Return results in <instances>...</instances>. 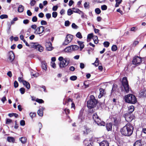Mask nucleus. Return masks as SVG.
<instances>
[{
	"instance_id": "obj_21",
	"label": "nucleus",
	"mask_w": 146,
	"mask_h": 146,
	"mask_svg": "<svg viewBox=\"0 0 146 146\" xmlns=\"http://www.w3.org/2000/svg\"><path fill=\"white\" fill-rule=\"evenodd\" d=\"M139 96L141 97H146V89L144 91H141L140 92Z\"/></svg>"
},
{
	"instance_id": "obj_27",
	"label": "nucleus",
	"mask_w": 146,
	"mask_h": 146,
	"mask_svg": "<svg viewBox=\"0 0 146 146\" xmlns=\"http://www.w3.org/2000/svg\"><path fill=\"white\" fill-rule=\"evenodd\" d=\"M128 111L129 113H132L134 110V106L132 105L128 107Z\"/></svg>"
},
{
	"instance_id": "obj_24",
	"label": "nucleus",
	"mask_w": 146,
	"mask_h": 146,
	"mask_svg": "<svg viewBox=\"0 0 146 146\" xmlns=\"http://www.w3.org/2000/svg\"><path fill=\"white\" fill-rule=\"evenodd\" d=\"M142 142L141 140L136 141L134 144V146H142Z\"/></svg>"
},
{
	"instance_id": "obj_14",
	"label": "nucleus",
	"mask_w": 146,
	"mask_h": 146,
	"mask_svg": "<svg viewBox=\"0 0 146 146\" xmlns=\"http://www.w3.org/2000/svg\"><path fill=\"white\" fill-rule=\"evenodd\" d=\"M90 129L88 127L84 126L83 130V132L84 134H88L91 131Z\"/></svg>"
},
{
	"instance_id": "obj_59",
	"label": "nucleus",
	"mask_w": 146,
	"mask_h": 146,
	"mask_svg": "<svg viewBox=\"0 0 146 146\" xmlns=\"http://www.w3.org/2000/svg\"><path fill=\"white\" fill-rule=\"evenodd\" d=\"M38 16L40 18H42L44 17V14L42 13H40L38 14Z\"/></svg>"
},
{
	"instance_id": "obj_36",
	"label": "nucleus",
	"mask_w": 146,
	"mask_h": 146,
	"mask_svg": "<svg viewBox=\"0 0 146 146\" xmlns=\"http://www.w3.org/2000/svg\"><path fill=\"white\" fill-rule=\"evenodd\" d=\"M95 11V13L98 14H100L101 12V11L100 9L99 8H97L96 9Z\"/></svg>"
},
{
	"instance_id": "obj_9",
	"label": "nucleus",
	"mask_w": 146,
	"mask_h": 146,
	"mask_svg": "<svg viewBox=\"0 0 146 146\" xmlns=\"http://www.w3.org/2000/svg\"><path fill=\"white\" fill-rule=\"evenodd\" d=\"M8 60L9 62H12L15 58L14 54L12 51L9 52L8 54Z\"/></svg>"
},
{
	"instance_id": "obj_3",
	"label": "nucleus",
	"mask_w": 146,
	"mask_h": 146,
	"mask_svg": "<svg viewBox=\"0 0 146 146\" xmlns=\"http://www.w3.org/2000/svg\"><path fill=\"white\" fill-rule=\"evenodd\" d=\"M124 99L126 102L131 104H135L137 101L135 96L132 94L125 95L124 97Z\"/></svg>"
},
{
	"instance_id": "obj_35",
	"label": "nucleus",
	"mask_w": 146,
	"mask_h": 146,
	"mask_svg": "<svg viewBox=\"0 0 146 146\" xmlns=\"http://www.w3.org/2000/svg\"><path fill=\"white\" fill-rule=\"evenodd\" d=\"M73 11H72L70 9H69L67 11V15H70L73 14Z\"/></svg>"
},
{
	"instance_id": "obj_39",
	"label": "nucleus",
	"mask_w": 146,
	"mask_h": 146,
	"mask_svg": "<svg viewBox=\"0 0 146 146\" xmlns=\"http://www.w3.org/2000/svg\"><path fill=\"white\" fill-rule=\"evenodd\" d=\"M77 78V77L76 76H71L70 77V79L72 81H74L76 80Z\"/></svg>"
},
{
	"instance_id": "obj_63",
	"label": "nucleus",
	"mask_w": 146,
	"mask_h": 146,
	"mask_svg": "<svg viewBox=\"0 0 146 146\" xmlns=\"http://www.w3.org/2000/svg\"><path fill=\"white\" fill-rule=\"evenodd\" d=\"M7 75L9 77H11L12 76V74L11 71H9L7 73Z\"/></svg>"
},
{
	"instance_id": "obj_17",
	"label": "nucleus",
	"mask_w": 146,
	"mask_h": 146,
	"mask_svg": "<svg viewBox=\"0 0 146 146\" xmlns=\"http://www.w3.org/2000/svg\"><path fill=\"white\" fill-rule=\"evenodd\" d=\"M99 91L100 92V94L98 96V98H100L103 96H105L106 93L105 92L104 90L103 89H100Z\"/></svg>"
},
{
	"instance_id": "obj_15",
	"label": "nucleus",
	"mask_w": 146,
	"mask_h": 146,
	"mask_svg": "<svg viewBox=\"0 0 146 146\" xmlns=\"http://www.w3.org/2000/svg\"><path fill=\"white\" fill-rule=\"evenodd\" d=\"M92 39H93L95 44H97L98 43V37H87V40L88 42H89Z\"/></svg>"
},
{
	"instance_id": "obj_52",
	"label": "nucleus",
	"mask_w": 146,
	"mask_h": 146,
	"mask_svg": "<svg viewBox=\"0 0 146 146\" xmlns=\"http://www.w3.org/2000/svg\"><path fill=\"white\" fill-rule=\"evenodd\" d=\"M12 122V120L10 119H7L6 120V123L8 124L11 123Z\"/></svg>"
},
{
	"instance_id": "obj_19",
	"label": "nucleus",
	"mask_w": 146,
	"mask_h": 146,
	"mask_svg": "<svg viewBox=\"0 0 146 146\" xmlns=\"http://www.w3.org/2000/svg\"><path fill=\"white\" fill-rule=\"evenodd\" d=\"M100 146H109L108 142L106 141H104L100 144Z\"/></svg>"
},
{
	"instance_id": "obj_44",
	"label": "nucleus",
	"mask_w": 146,
	"mask_h": 146,
	"mask_svg": "<svg viewBox=\"0 0 146 146\" xmlns=\"http://www.w3.org/2000/svg\"><path fill=\"white\" fill-rule=\"evenodd\" d=\"M25 89L23 88H21L20 89V91L22 94H23L25 93Z\"/></svg>"
},
{
	"instance_id": "obj_40",
	"label": "nucleus",
	"mask_w": 146,
	"mask_h": 146,
	"mask_svg": "<svg viewBox=\"0 0 146 146\" xmlns=\"http://www.w3.org/2000/svg\"><path fill=\"white\" fill-rule=\"evenodd\" d=\"M10 40L12 41L14 40L15 41H17L18 40V37H11Z\"/></svg>"
},
{
	"instance_id": "obj_37",
	"label": "nucleus",
	"mask_w": 146,
	"mask_h": 146,
	"mask_svg": "<svg viewBox=\"0 0 146 146\" xmlns=\"http://www.w3.org/2000/svg\"><path fill=\"white\" fill-rule=\"evenodd\" d=\"M30 115L32 119H33L36 116V113L34 112H31L30 113Z\"/></svg>"
},
{
	"instance_id": "obj_11",
	"label": "nucleus",
	"mask_w": 146,
	"mask_h": 146,
	"mask_svg": "<svg viewBox=\"0 0 146 146\" xmlns=\"http://www.w3.org/2000/svg\"><path fill=\"white\" fill-rule=\"evenodd\" d=\"M72 40V37H65L62 43V45L66 46L68 45L71 42Z\"/></svg>"
},
{
	"instance_id": "obj_26",
	"label": "nucleus",
	"mask_w": 146,
	"mask_h": 146,
	"mask_svg": "<svg viewBox=\"0 0 146 146\" xmlns=\"http://www.w3.org/2000/svg\"><path fill=\"white\" fill-rule=\"evenodd\" d=\"M7 140L9 142L14 143L15 142V139L13 137H8L7 138Z\"/></svg>"
},
{
	"instance_id": "obj_43",
	"label": "nucleus",
	"mask_w": 146,
	"mask_h": 146,
	"mask_svg": "<svg viewBox=\"0 0 146 146\" xmlns=\"http://www.w3.org/2000/svg\"><path fill=\"white\" fill-rule=\"evenodd\" d=\"M7 18L8 16L6 15H2L0 16V18L2 19L4 18Z\"/></svg>"
},
{
	"instance_id": "obj_22",
	"label": "nucleus",
	"mask_w": 146,
	"mask_h": 146,
	"mask_svg": "<svg viewBox=\"0 0 146 146\" xmlns=\"http://www.w3.org/2000/svg\"><path fill=\"white\" fill-rule=\"evenodd\" d=\"M72 9L74 10H73V12L77 13L79 14H83V12L80 10L79 9H75V8H73Z\"/></svg>"
},
{
	"instance_id": "obj_61",
	"label": "nucleus",
	"mask_w": 146,
	"mask_h": 146,
	"mask_svg": "<svg viewBox=\"0 0 146 146\" xmlns=\"http://www.w3.org/2000/svg\"><path fill=\"white\" fill-rule=\"evenodd\" d=\"M27 15L29 16H31L32 15V13L30 11V10H28L27 11Z\"/></svg>"
},
{
	"instance_id": "obj_23",
	"label": "nucleus",
	"mask_w": 146,
	"mask_h": 146,
	"mask_svg": "<svg viewBox=\"0 0 146 146\" xmlns=\"http://www.w3.org/2000/svg\"><path fill=\"white\" fill-rule=\"evenodd\" d=\"M77 42L80 46V50H82L84 48V45L83 44V42L78 41Z\"/></svg>"
},
{
	"instance_id": "obj_55",
	"label": "nucleus",
	"mask_w": 146,
	"mask_h": 146,
	"mask_svg": "<svg viewBox=\"0 0 146 146\" xmlns=\"http://www.w3.org/2000/svg\"><path fill=\"white\" fill-rule=\"evenodd\" d=\"M58 8V7L57 5L54 6L53 7L52 10L53 11H56L57 10Z\"/></svg>"
},
{
	"instance_id": "obj_48",
	"label": "nucleus",
	"mask_w": 146,
	"mask_h": 146,
	"mask_svg": "<svg viewBox=\"0 0 146 146\" xmlns=\"http://www.w3.org/2000/svg\"><path fill=\"white\" fill-rule=\"evenodd\" d=\"M72 27L74 29H77L78 28V27L74 23H73L72 25Z\"/></svg>"
},
{
	"instance_id": "obj_16",
	"label": "nucleus",
	"mask_w": 146,
	"mask_h": 146,
	"mask_svg": "<svg viewBox=\"0 0 146 146\" xmlns=\"http://www.w3.org/2000/svg\"><path fill=\"white\" fill-rule=\"evenodd\" d=\"M113 122L114 123V125H117L120 122L121 119L119 117H114L113 119Z\"/></svg>"
},
{
	"instance_id": "obj_49",
	"label": "nucleus",
	"mask_w": 146,
	"mask_h": 146,
	"mask_svg": "<svg viewBox=\"0 0 146 146\" xmlns=\"http://www.w3.org/2000/svg\"><path fill=\"white\" fill-rule=\"evenodd\" d=\"M41 24L42 25H46L47 24V23L45 21L42 20L41 21Z\"/></svg>"
},
{
	"instance_id": "obj_7",
	"label": "nucleus",
	"mask_w": 146,
	"mask_h": 146,
	"mask_svg": "<svg viewBox=\"0 0 146 146\" xmlns=\"http://www.w3.org/2000/svg\"><path fill=\"white\" fill-rule=\"evenodd\" d=\"M32 47L36 48L38 51L42 52L44 50V48L40 45L36 43H32Z\"/></svg>"
},
{
	"instance_id": "obj_12",
	"label": "nucleus",
	"mask_w": 146,
	"mask_h": 146,
	"mask_svg": "<svg viewBox=\"0 0 146 146\" xmlns=\"http://www.w3.org/2000/svg\"><path fill=\"white\" fill-rule=\"evenodd\" d=\"M45 46L46 50L48 51L52 50L53 47L52 46V44L50 40L46 41L45 43Z\"/></svg>"
},
{
	"instance_id": "obj_31",
	"label": "nucleus",
	"mask_w": 146,
	"mask_h": 146,
	"mask_svg": "<svg viewBox=\"0 0 146 146\" xmlns=\"http://www.w3.org/2000/svg\"><path fill=\"white\" fill-rule=\"evenodd\" d=\"M30 4L31 6H33L36 4V1L35 0H30Z\"/></svg>"
},
{
	"instance_id": "obj_45",
	"label": "nucleus",
	"mask_w": 146,
	"mask_h": 146,
	"mask_svg": "<svg viewBox=\"0 0 146 146\" xmlns=\"http://www.w3.org/2000/svg\"><path fill=\"white\" fill-rule=\"evenodd\" d=\"M57 16V13L56 12H54L52 13V16L53 17L55 18Z\"/></svg>"
},
{
	"instance_id": "obj_33",
	"label": "nucleus",
	"mask_w": 146,
	"mask_h": 146,
	"mask_svg": "<svg viewBox=\"0 0 146 146\" xmlns=\"http://www.w3.org/2000/svg\"><path fill=\"white\" fill-rule=\"evenodd\" d=\"M117 48V47L115 45H113L111 47V50L113 51H116Z\"/></svg>"
},
{
	"instance_id": "obj_29",
	"label": "nucleus",
	"mask_w": 146,
	"mask_h": 146,
	"mask_svg": "<svg viewBox=\"0 0 146 146\" xmlns=\"http://www.w3.org/2000/svg\"><path fill=\"white\" fill-rule=\"evenodd\" d=\"M65 52H70L72 51V49L71 46H68L64 50Z\"/></svg>"
},
{
	"instance_id": "obj_28",
	"label": "nucleus",
	"mask_w": 146,
	"mask_h": 146,
	"mask_svg": "<svg viewBox=\"0 0 146 146\" xmlns=\"http://www.w3.org/2000/svg\"><path fill=\"white\" fill-rule=\"evenodd\" d=\"M19 140L22 143L25 144L26 142L27 138L25 137H22L19 138Z\"/></svg>"
},
{
	"instance_id": "obj_54",
	"label": "nucleus",
	"mask_w": 146,
	"mask_h": 146,
	"mask_svg": "<svg viewBox=\"0 0 146 146\" xmlns=\"http://www.w3.org/2000/svg\"><path fill=\"white\" fill-rule=\"evenodd\" d=\"M20 124L21 126H24L25 124V121L24 120H22L21 121Z\"/></svg>"
},
{
	"instance_id": "obj_18",
	"label": "nucleus",
	"mask_w": 146,
	"mask_h": 146,
	"mask_svg": "<svg viewBox=\"0 0 146 146\" xmlns=\"http://www.w3.org/2000/svg\"><path fill=\"white\" fill-rule=\"evenodd\" d=\"M112 125L111 123H107L106 125V127L107 130L109 131L111 130L112 128Z\"/></svg>"
},
{
	"instance_id": "obj_53",
	"label": "nucleus",
	"mask_w": 146,
	"mask_h": 146,
	"mask_svg": "<svg viewBox=\"0 0 146 146\" xmlns=\"http://www.w3.org/2000/svg\"><path fill=\"white\" fill-rule=\"evenodd\" d=\"M70 22L68 21H65V26H68L69 25Z\"/></svg>"
},
{
	"instance_id": "obj_60",
	"label": "nucleus",
	"mask_w": 146,
	"mask_h": 146,
	"mask_svg": "<svg viewBox=\"0 0 146 146\" xmlns=\"http://www.w3.org/2000/svg\"><path fill=\"white\" fill-rule=\"evenodd\" d=\"M69 69L71 71H74L75 69V68L74 66H71L70 67Z\"/></svg>"
},
{
	"instance_id": "obj_58",
	"label": "nucleus",
	"mask_w": 146,
	"mask_h": 146,
	"mask_svg": "<svg viewBox=\"0 0 146 146\" xmlns=\"http://www.w3.org/2000/svg\"><path fill=\"white\" fill-rule=\"evenodd\" d=\"M94 1L95 2L101 3L104 2L105 1V0H94Z\"/></svg>"
},
{
	"instance_id": "obj_46",
	"label": "nucleus",
	"mask_w": 146,
	"mask_h": 146,
	"mask_svg": "<svg viewBox=\"0 0 146 146\" xmlns=\"http://www.w3.org/2000/svg\"><path fill=\"white\" fill-rule=\"evenodd\" d=\"M51 66L54 68H56V65L54 62H51Z\"/></svg>"
},
{
	"instance_id": "obj_4",
	"label": "nucleus",
	"mask_w": 146,
	"mask_h": 146,
	"mask_svg": "<svg viewBox=\"0 0 146 146\" xmlns=\"http://www.w3.org/2000/svg\"><path fill=\"white\" fill-rule=\"evenodd\" d=\"M97 103V101L95 97L93 95L90 97V100L87 102V107L89 109L94 108L96 107Z\"/></svg>"
},
{
	"instance_id": "obj_10",
	"label": "nucleus",
	"mask_w": 146,
	"mask_h": 146,
	"mask_svg": "<svg viewBox=\"0 0 146 146\" xmlns=\"http://www.w3.org/2000/svg\"><path fill=\"white\" fill-rule=\"evenodd\" d=\"M124 117L125 120L127 122L131 121L134 118V117L131 114L128 113H126L124 115Z\"/></svg>"
},
{
	"instance_id": "obj_8",
	"label": "nucleus",
	"mask_w": 146,
	"mask_h": 146,
	"mask_svg": "<svg viewBox=\"0 0 146 146\" xmlns=\"http://www.w3.org/2000/svg\"><path fill=\"white\" fill-rule=\"evenodd\" d=\"M141 58L138 56H136L133 58L132 63L133 64L138 65L141 63Z\"/></svg>"
},
{
	"instance_id": "obj_38",
	"label": "nucleus",
	"mask_w": 146,
	"mask_h": 146,
	"mask_svg": "<svg viewBox=\"0 0 146 146\" xmlns=\"http://www.w3.org/2000/svg\"><path fill=\"white\" fill-rule=\"evenodd\" d=\"M42 67L43 69L45 70H47L46 65L45 63H43L42 64Z\"/></svg>"
},
{
	"instance_id": "obj_13",
	"label": "nucleus",
	"mask_w": 146,
	"mask_h": 146,
	"mask_svg": "<svg viewBox=\"0 0 146 146\" xmlns=\"http://www.w3.org/2000/svg\"><path fill=\"white\" fill-rule=\"evenodd\" d=\"M44 27L42 26H40L36 28L35 33L36 34H40L44 32Z\"/></svg>"
},
{
	"instance_id": "obj_50",
	"label": "nucleus",
	"mask_w": 146,
	"mask_h": 146,
	"mask_svg": "<svg viewBox=\"0 0 146 146\" xmlns=\"http://www.w3.org/2000/svg\"><path fill=\"white\" fill-rule=\"evenodd\" d=\"M37 18L36 16H34L32 19V21L33 22H36L37 21Z\"/></svg>"
},
{
	"instance_id": "obj_20",
	"label": "nucleus",
	"mask_w": 146,
	"mask_h": 146,
	"mask_svg": "<svg viewBox=\"0 0 146 146\" xmlns=\"http://www.w3.org/2000/svg\"><path fill=\"white\" fill-rule=\"evenodd\" d=\"M23 84L27 89H29L30 88V85L28 82L25 80L23 81Z\"/></svg>"
},
{
	"instance_id": "obj_6",
	"label": "nucleus",
	"mask_w": 146,
	"mask_h": 146,
	"mask_svg": "<svg viewBox=\"0 0 146 146\" xmlns=\"http://www.w3.org/2000/svg\"><path fill=\"white\" fill-rule=\"evenodd\" d=\"M122 84L123 86L125 92L127 93L129 92L130 90L128 81L126 77L123 78Z\"/></svg>"
},
{
	"instance_id": "obj_34",
	"label": "nucleus",
	"mask_w": 146,
	"mask_h": 146,
	"mask_svg": "<svg viewBox=\"0 0 146 146\" xmlns=\"http://www.w3.org/2000/svg\"><path fill=\"white\" fill-rule=\"evenodd\" d=\"M37 113L39 116H42L43 115V111L42 110H39L37 111Z\"/></svg>"
},
{
	"instance_id": "obj_57",
	"label": "nucleus",
	"mask_w": 146,
	"mask_h": 146,
	"mask_svg": "<svg viewBox=\"0 0 146 146\" xmlns=\"http://www.w3.org/2000/svg\"><path fill=\"white\" fill-rule=\"evenodd\" d=\"M74 2L72 0L69 1L68 5L70 6H71L72 4L74 3Z\"/></svg>"
},
{
	"instance_id": "obj_62",
	"label": "nucleus",
	"mask_w": 146,
	"mask_h": 146,
	"mask_svg": "<svg viewBox=\"0 0 146 146\" xmlns=\"http://www.w3.org/2000/svg\"><path fill=\"white\" fill-rule=\"evenodd\" d=\"M18 80L19 82H21L23 83V81L25 80H23L21 77H19L18 78Z\"/></svg>"
},
{
	"instance_id": "obj_32",
	"label": "nucleus",
	"mask_w": 146,
	"mask_h": 146,
	"mask_svg": "<svg viewBox=\"0 0 146 146\" xmlns=\"http://www.w3.org/2000/svg\"><path fill=\"white\" fill-rule=\"evenodd\" d=\"M110 42L108 41H105L103 43V45L105 47H108L110 45Z\"/></svg>"
},
{
	"instance_id": "obj_42",
	"label": "nucleus",
	"mask_w": 146,
	"mask_h": 146,
	"mask_svg": "<svg viewBox=\"0 0 146 146\" xmlns=\"http://www.w3.org/2000/svg\"><path fill=\"white\" fill-rule=\"evenodd\" d=\"M101 8L102 10H106L107 9V7L106 5H103L101 6Z\"/></svg>"
},
{
	"instance_id": "obj_25",
	"label": "nucleus",
	"mask_w": 146,
	"mask_h": 146,
	"mask_svg": "<svg viewBox=\"0 0 146 146\" xmlns=\"http://www.w3.org/2000/svg\"><path fill=\"white\" fill-rule=\"evenodd\" d=\"M24 7L22 5H20L18 8V11L19 12L21 13L22 12L24 9Z\"/></svg>"
},
{
	"instance_id": "obj_30",
	"label": "nucleus",
	"mask_w": 146,
	"mask_h": 146,
	"mask_svg": "<svg viewBox=\"0 0 146 146\" xmlns=\"http://www.w3.org/2000/svg\"><path fill=\"white\" fill-rule=\"evenodd\" d=\"M72 50H78L79 48L78 46L76 45H72L71 46Z\"/></svg>"
},
{
	"instance_id": "obj_41",
	"label": "nucleus",
	"mask_w": 146,
	"mask_h": 146,
	"mask_svg": "<svg viewBox=\"0 0 146 146\" xmlns=\"http://www.w3.org/2000/svg\"><path fill=\"white\" fill-rule=\"evenodd\" d=\"M36 101L39 103H42L44 102V101L42 99H37L36 100Z\"/></svg>"
},
{
	"instance_id": "obj_51",
	"label": "nucleus",
	"mask_w": 146,
	"mask_h": 146,
	"mask_svg": "<svg viewBox=\"0 0 146 146\" xmlns=\"http://www.w3.org/2000/svg\"><path fill=\"white\" fill-rule=\"evenodd\" d=\"M14 87L15 88H17L18 86V82L15 81L14 82Z\"/></svg>"
},
{
	"instance_id": "obj_47",
	"label": "nucleus",
	"mask_w": 146,
	"mask_h": 146,
	"mask_svg": "<svg viewBox=\"0 0 146 146\" xmlns=\"http://www.w3.org/2000/svg\"><path fill=\"white\" fill-rule=\"evenodd\" d=\"M46 18L47 19H49L51 17V15L50 13H48L46 14Z\"/></svg>"
},
{
	"instance_id": "obj_2",
	"label": "nucleus",
	"mask_w": 146,
	"mask_h": 146,
	"mask_svg": "<svg viewBox=\"0 0 146 146\" xmlns=\"http://www.w3.org/2000/svg\"><path fill=\"white\" fill-rule=\"evenodd\" d=\"M58 60L60 61L59 65L60 68H65L68 65L70 61L69 58L66 57L64 58L62 56L59 57Z\"/></svg>"
},
{
	"instance_id": "obj_56",
	"label": "nucleus",
	"mask_w": 146,
	"mask_h": 146,
	"mask_svg": "<svg viewBox=\"0 0 146 146\" xmlns=\"http://www.w3.org/2000/svg\"><path fill=\"white\" fill-rule=\"evenodd\" d=\"M7 100L6 98L4 96L1 99V101L3 103H4Z\"/></svg>"
},
{
	"instance_id": "obj_1",
	"label": "nucleus",
	"mask_w": 146,
	"mask_h": 146,
	"mask_svg": "<svg viewBox=\"0 0 146 146\" xmlns=\"http://www.w3.org/2000/svg\"><path fill=\"white\" fill-rule=\"evenodd\" d=\"M133 130V127L132 125L128 123L121 129V132L123 135L129 136L132 134Z\"/></svg>"
},
{
	"instance_id": "obj_64",
	"label": "nucleus",
	"mask_w": 146,
	"mask_h": 146,
	"mask_svg": "<svg viewBox=\"0 0 146 146\" xmlns=\"http://www.w3.org/2000/svg\"><path fill=\"white\" fill-rule=\"evenodd\" d=\"M80 67L81 69H83L84 67V63H81L80 64Z\"/></svg>"
},
{
	"instance_id": "obj_5",
	"label": "nucleus",
	"mask_w": 146,
	"mask_h": 146,
	"mask_svg": "<svg viewBox=\"0 0 146 146\" xmlns=\"http://www.w3.org/2000/svg\"><path fill=\"white\" fill-rule=\"evenodd\" d=\"M93 118L95 122L99 126H105V122L101 121L96 113H94L93 115Z\"/></svg>"
}]
</instances>
